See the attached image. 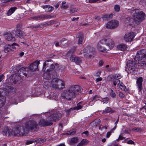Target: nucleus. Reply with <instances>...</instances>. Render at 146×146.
I'll use <instances>...</instances> for the list:
<instances>
[{"label":"nucleus","instance_id":"45","mask_svg":"<svg viewBox=\"0 0 146 146\" xmlns=\"http://www.w3.org/2000/svg\"><path fill=\"white\" fill-rule=\"evenodd\" d=\"M122 82H121V84L120 85H119V86L121 90L125 91L126 89V86L125 85H122Z\"/></svg>","mask_w":146,"mask_h":146},{"label":"nucleus","instance_id":"42","mask_svg":"<svg viewBox=\"0 0 146 146\" xmlns=\"http://www.w3.org/2000/svg\"><path fill=\"white\" fill-rule=\"evenodd\" d=\"M78 11V9L76 8H72L70 9V13H73L76 12Z\"/></svg>","mask_w":146,"mask_h":146},{"label":"nucleus","instance_id":"55","mask_svg":"<svg viewBox=\"0 0 146 146\" xmlns=\"http://www.w3.org/2000/svg\"><path fill=\"white\" fill-rule=\"evenodd\" d=\"M13 1V0H1V2L3 3H6Z\"/></svg>","mask_w":146,"mask_h":146},{"label":"nucleus","instance_id":"14","mask_svg":"<svg viewBox=\"0 0 146 146\" xmlns=\"http://www.w3.org/2000/svg\"><path fill=\"white\" fill-rule=\"evenodd\" d=\"M19 46V44L16 43H14L11 45H8L6 46L4 49V51L5 53H7L10 50H13L14 49L16 48V46Z\"/></svg>","mask_w":146,"mask_h":146},{"label":"nucleus","instance_id":"30","mask_svg":"<svg viewBox=\"0 0 146 146\" xmlns=\"http://www.w3.org/2000/svg\"><path fill=\"white\" fill-rule=\"evenodd\" d=\"M100 120L99 119H95L92 123L93 125L94 126H97L100 123Z\"/></svg>","mask_w":146,"mask_h":146},{"label":"nucleus","instance_id":"20","mask_svg":"<svg viewBox=\"0 0 146 146\" xmlns=\"http://www.w3.org/2000/svg\"><path fill=\"white\" fill-rule=\"evenodd\" d=\"M3 132L4 135L9 136L12 134V130L7 126L4 127Z\"/></svg>","mask_w":146,"mask_h":146},{"label":"nucleus","instance_id":"3","mask_svg":"<svg viewBox=\"0 0 146 146\" xmlns=\"http://www.w3.org/2000/svg\"><path fill=\"white\" fill-rule=\"evenodd\" d=\"M62 115L61 113L56 110H54L53 113L48 117V120L44 119L41 120L39 122V124L42 127L51 125L53 124L52 121H55L58 120L61 117Z\"/></svg>","mask_w":146,"mask_h":146},{"label":"nucleus","instance_id":"54","mask_svg":"<svg viewBox=\"0 0 146 146\" xmlns=\"http://www.w3.org/2000/svg\"><path fill=\"white\" fill-rule=\"evenodd\" d=\"M99 96L97 95L95 96L93 98V100L94 101H96L97 100H98V99Z\"/></svg>","mask_w":146,"mask_h":146},{"label":"nucleus","instance_id":"61","mask_svg":"<svg viewBox=\"0 0 146 146\" xmlns=\"http://www.w3.org/2000/svg\"><path fill=\"white\" fill-rule=\"evenodd\" d=\"M103 61L102 60H100L99 62V65L100 66H102L103 65Z\"/></svg>","mask_w":146,"mask_h":146},{"label":"nucleus","instance_id":"46","mask_svg":"<svg viewBox=\"0 0 146 146\" xmlns=\"http://www.w3.org/2000/svg\"><path fill=\"white\" fill-rule=\"evenodd\" d=\"M120 9V7L119 5H115L114 7V9L116 12H118Z\"/></svg>","mask_w":146,"mask_h":146},{"label":"nucleus","instance_id":"56","mask_svg":"<svg viewBox=\"0 0 146 146\" xmlns=\"http://www.w3.org/2000/svg\"><path fill=\"white\" fill-rule=\"evenodd\" d=\"M119 96L121 98H123L124 96V95L121 92H119Z\"/></svg>","mask_w":146,"mask_h":146},{"label":"nucleus","instance_id":"36","mask_svg":"<svg viewBox=\"0 0 146 146\" xmlns=\"http://www.w3.org/2000/svg\"><path fill=\"white\" fill-rule=\"evenodd\" d=\"M88 142V141L86 139H83L80 142L84 146L86 145Z\"/></svg>","mask_w":146,"mask_h":146},{"label":"nucleus","instance_id":"39","mask_svg":"<svg viewBox=\"0 0 146 146\" xmlns=\"http://www.w3.org/2000/svg\"><path fill=\"white\" fill-rule=\"evenodd\" d=\"M55 67L54 65L53 64H50L49 68L46 69V71H49L54 69Z\"/></svg>","mask_w":146,"mask_h":146},{"label":"nucleus","instance_id":"34","mask_svg":"<svg viewBox=\"0 0 146 146\" xmlns=\"http://www.w3.org/2000/svg\"><path fill=\"white\" fill-rule=\"evenodd\" d=\"M112 111L111 108L110 107H107L104 110H103V112L104 113H109Z\"/></svg>","mask_w":146,"mask_h":146},{"label":"nucleus","instance_id":"12","mask_svg":"<svg viewBox=\"0 0 146 146\" xmlns=\"http://www.w3.org/2000/svg\"><path fill=\"white\" fill-rule=\"evenodd\" d=\"M135 36V34L134 32H129L124 36V39L127 42H130L132 40Z\"/></svg>","mask_w":146,"mask_h":146},{"label":"nucleus","instance_id":"21","mask_svg":"<svg viewBox=\"0 0 146 146\" xmlns=\"http://www.w3.org/2000/svg\"><path fill=\"white\" fill-rule=\"evenodd\" d=\"M104 44V42H101V40L100 41L97 45V48L98 50L103 52H105L107 51V49L102 45V44Z\"/></svg>","mask_w":146,"mask_h":146},{"label":"nucleus","instance_id":"10","mask_svg":"<svg viewBox=\"0 0 146 146\" xmlns=\"http://www.w3.org/2000/svg\"><path fill=\"white\" fill-rule=\"evenodd\" d=\"M15 31L7 33L5 35V39L9 41H14L16 40Z\"/></svg>","mask_w":146,"mask_h":146},{"label":"nucleus","instance_id":"50","mask_svg":"<svg viewBox=\"0 0 146 146\" xmlns=\"http://www.w3.org/2000/svg\"><path fill=\"white\" fill-rule=\"evenodd\" d=\"M34 140H29L27 141L26 143V144L27 145H29L33 143L34 142Z\"/></svg>","mask_w":146,"mask_h":146},{"label":"nucleus","instance_id":"1","mask_svg":"<svg viewBox=\"0 0 146 146\" xmlns=\"http://www.w3.org/2000/svg\"><path fill=\"white\" fill-rule=\"evenodd\" d=\"M80 90L78 86H72L68 89L64 90L62 96L64 98L70 100L75 97L76 95L79 93Z\"/></svg>","mask_w":146,"mask_h":146},{"label":"nucleus","instance_id":"22","mask_svg":"<svg viewBox=\"0 0 146 146\" xmlns=\"http://www.w3.org/2000/svg\"><path fill=\"white\" fill-rule=\"evenodd\" d=\"M117 49L121 51H125L127 50V45L124 44H121L117 46Z\"/></svg>","mask_w":146,"mask_h":146},{"label":"nucleus","instance_id":"9","mask_svg":"<svg viewBox=\"0 0 146 146\" xmlns=\"http://www.w3.org/2000/svg\"><path fill=\"white\" fill-rule=\"evenodd\" d=\"M101 42H104L109 49L112 48L115 45L114 41L111 38H104L101 40Z\"/></svg>","mask_w":146,"mask_h":146},{"label":"nucleus","instance_id":"27","mask_svg":"<svg viewBox=\"0 0 146 146\" xmlns=\"http://www.w3.org/2000/svg\"><path fill=\"white\" fill-rule=\"evenodd\" d=\"M55 16L54 15H41L37 17L36 18H54Z\"/></svg>","mask_w":146,"mask_h":146},{"label":"nucleus","instance_id":"35","mask_svg":"<svg viewBox=\"0 0 146 146\" xmlns=\"http://www.w3.org/2000/svg\"><path fill=\"white\" fill-rule=\"evenodd\" d=\"M78 139L77 137H73L71 139L70 142L72 143H76L78 142Z\"/></svg>","mask_w":146,"mask_h":146},{"label":"nucleus","instance_id":"31","mask_svg":"<svg viewBox=\"0 0 146 146\" xmlns=\"http://www.w3.org/2000/svg\"><path fill=\"white\" fill-rule=\"evenodd\" d=\"M113 77L114 79L116 80H118L121 78L122 77V76L121 74H115V75H114L113 76Z\"/></svg>","mask_w":146,"mask_h":146},{"label":"nucleus","instance_id":"48","mask_svg":"<svg viewBox=\"0 0 146 146\" xmlns=\"http://www.w3.org/2000/svg\"><path fill=\"white\" fill-rule=\"evenodd\" d=\"M123 134L121 133L119 137L117 139V141H118L119 140H122L123 139V137L122 136Z\"/></svg>","mask_w":146,"mask_h":146},{"label":"nucleus","instance_id":"43","mask_svg":"<svg viewBox=\"0 0 146 146\" xmlns=\"http://www.w3.org/2000/svg\"><path fill=\"white\" fill-rule=\"evenodd\" d=\"M143 20V19H134V21L136 24H138Z\"/></svg>","mask_w":146,"mask_h":146},{"label":"nucleus","instance_id":"24","mask_svg":"<svg viewBox=\"0 0 146 146\" xmlns=\"http://www.w3.org/2000/svg\"><path fill=\"white\" fill-rule=\"evenodd\" d=\"M70 60L71 61L74 62L76 64H78L81 62V59L78 57L74 56L70 57Z\"/></svg>","mask_w":146,"mask_h":146},{"label":"nucleus","instance_id":"8","mask_svg":"<svg viewBox=\"0 0 146 146\" xmlns=\"http://www.w3.org/2000/svg\"><path fill=\"white\" fill-rule=\"evenodd\" d=\"M131 14L136 18H143L145 17V14L143 11L138 12V10H132Z\"/></svg>","mask_w":146,"mask_h":146},{"label":"nucleus","instance_id":"16","mask_svg":"<svg viewBox=\"0 0 146 146\" xmlns=\"http://www.w3.org/2000/svg\"><path fill=\"white\" fill-rule=\"evenodd\" d=\"M40 62L39 61H35L29 66V68L30 70L33 71H38V66Z\"/></svg>","mask_w":146,"mask_h":146},{"label":"nucleus","instance_id":"25","mask_svg":"<svg viewBox=\"0 0 146 146\" xmlns=\"http://www.w3.org/2000/svg\"><path fill=\"white\" fill-rule=\"evenodd\" d=\"M42 8L45 9V10L47 12H51L54 9V8L52 6L49 5H46L42 6Z\"/></svg>","mask_w":146,"mask_h":146},{"label":"nucleus","instance_id":"57","mask_svg":"<svg viewBox=\"0 0 146 146\" xmlns=\"http://www.w3.org/2000/svg\"><path fill=\"white\" fill-rule=\"evenodd\" d=\"M4 75L3 74H2L0 76V82L4 79Z\"/></svg>","mask_w":146,"mask_h":146},{"label":"nucleus","instance_id":"18","mask_svg":"<svg viewBox=\"0 0 146 146\" xmlns=\"http://www.w3.org/2000/svg\"><path fill=\"white\" fill-rule=\"evenodd\" d=\"M143 79L142 77H140L137 79L136 83L139 92H141L143 89L142 86Z\"/></svg>","mask_w":146,"mask_h":146},{"label":"nucleus","instance_id":"63","mask_svg":"<svg viewBox=\"0 0 146 146\" xmlns=\"http://www.w3.org/2000/svg\"><path fill=\"white\" fill-rule=\"evenodd\" d=\"M55 46L57 47H58L59 46V42L57 41L55 42Z\"/></svg>","mask_w":146,"mask_h":146},{"label":"nucleus","instance_id":"41","mask_svg":"<svg viewBox=\"0 0 146 146\" xmlns=\"http://www.w3.org/2000/svg\"><path fill=\"white\" fill-rule=\"evenodd\" d=\"M61 7L62 8L64 9H66L68 7V6L66 4V2L65 1H63L62 2Z\"/></svg>","mask_w":146,"mask_h":146},{"label":"nucleus","instance_id":"6","mask_svg":"<svg viewBox=\"0 0 146 146\" xmlns=\"http://www.w3.org/2000/svg\"><path fill=\"white\" fill-rule=\"evenodd\" d=\"M133 61L132 60H129L128 61L127 63L126 66L125 68L127 71L129 72H132L134 70L136 67L135 64H138L137 62Z\"/></svg>","mask_w":146,"mask_h":146},{"label":"nucleus","instance_id":"51","mask_svg":"<svg viewBox=\"0 0 146 146\" xmlns=\"http://www.w3.org/2000/svg\"><path fill=\"white\" fill-rule=\"evenodd\" d=\"M99 129L100 130H102L104 129H107V127H106L105 126H103L102 127L101 126H99Z\"/></svg>","mask_w":146,"mask_h":146},{"label":"nucleus","instance_id":"2","mask_svg":"<svg viewBox=\"0 0 146 146\" xmlns=\"http://www.w3.org/2000/svg\"><path fill=\"white\" fill-rule=\"evenodd\" d=\"M65 86L64 82L58 78H54L50 81H45L43 84L44 87L46 89L52 87L56 89H60L64 88Z\"/></svg>","mask_w":146,"mask_h":146},{"label":"nucleus","instance_id":"40","mask_svg":"<svg viewBox=\"0 0 146 146\" xmlns=\"http://www.w3.org/2000/svg\"><path fill=\"white\" fill-rule=\"evenodd\" d=\"M86 1L87 3H95L98 2H101V0H86Z\"/></svg>","mask_w":146,"mask_h":146},{"label":"nucleus","instance_id":"7","mask_svg":"<svg viewBox=\"0 0 146 146\" xmlns=\"http://www.w3.org/2000/svg\"><path fill=\"white\" fill-rule=\"evenodd\" d=\"M12 135L19 136L23 133L25 132V129L22 126H19L13 128L12 130Z\"/></svg>","mask_w":146,"mask_h":146},{"label":"nucleus","instance_id":"26","mask_svg":"<svg viewBox=\"0 0 146 146\" xmlns=\"http://www.w3.org/2000/svg\"><path fill=\"white\" fill-rule=\"evenodd\" d=\"M76 37L78 38V44H82L83 40V37L82 34V33L78 34L76 35Z\"/></svg>","mask_w":146,"mask_h":146},{"label":"nucleus","instance_id":"19","mask_svg":"<svg viewBox=\"0 0 146 146\" xmlns=\"http://www.w3.org/2000/svg\"><path fill=\"white\" fill-rule=\"evenodd\" d=\"M5 90H6V91H5V93H6L8 95L9 94H14L16 91V90L15 88L10 86H7L5 88Z\"/></svg>","mask_w":146,"mask_h":146},{"label":"nucleus","instance_id":"17","mask_svg":"<svg viewBox=\"0 0 146 146\" xmlns=\"http://www.w3.org/2000/svg\"><path fill=\"white\" fill-rule=\"evenodd\" d=\"M15 36L16 38L19 37L21 39H23L26 36L24 32L20 29H17L15 31Z\"/></svg>","mask_w":146,"mask_h":146},{"label":"nucleus","instance_id":"58","mask_svg":"<svg viewBox=\"0 0 146 146\" xmlns=\"http://www.w3.org/2000/svg\"><path fill=\"white\" fill-rule=\"evenodd\" d=\"M111 134V132H107L106 134V137L107 138H109Z\"/></svg>","mask_w":146,"mask_h":146},{"label":"nucleus","instance_id":"64","mask_svg":"<svg viewBox=\"0 0 146 146\" xmlns=\"http://www.w3.org/2000/svg\"><path fill=\"white\" fill-rule=\"evenodd\" d=\"M24 54V52H21L19 54V55L20 56H22Z\"/></svg>","mask_w":146,"mask_h":146},{"label":"nucleus","instance_id":"4","mask_svg":"<svg viewBox=\"0 0 146 146\" xmlns=\"http://www.w3.org/2000/svg\"><path fill=\"white\" fill-rule=\"evenodd\" d=\"M135 61L142 66L146 65V52L144 49L137 51L134 58Z\"/></svg>","mask_w":146,"mask_h":146},{"label":"nucleus","instance_id":"38","mask_svg":"<svg viewBox=\"0 0 146 146\" xmlns=\"http://www.w3.org/2000/svg\"><path fill=\"white\" fill-rule=\"evenodd\" d=\"M110 94L112 98H116V96L115 94L114 91L112 89H111L110 90Z\"/></svg>","mask_w":146,"mask_h":146},{"label":"nucleus","instance_id":"59","mask_svg":"<svg viewBox=\"0 0 146 146\" xmlns=\"http://www.w3.org/2000/svg\"><path fill=\"white\" fill-rule=\"evenodd\" d=\"M82 134H85V135H88L89 134V132H88V131H85L83 132L82 133Z\"/></svg>","mask_w":146,"mask_h":146},{"label":"nucleus","instance_id":"15","mask_svg":"<svg viewBox=\"0 0 146 146\" xmlns=\"http://www.w3.org/2000/svg\"><path fill=\"white\" fill-rule=\"evenodd\" d=\"M54 20H51L48 22H47L45 23H43L40 24L36 25V26L32 27V29H34V28H36V30L38 28H42L43 26H46L47 25H50L55 23Z\"/></svg>","mask_w":146,"mask_h":146},{"label":"nucleus","instance_id":"23","mask_svg":"<svg viewBox=\"0 0 146 146\" xmlns=\"http://www.w3.org/2000/svg\"><path fill=\"white\" fill-rule=\"evenodd\" d=\"M18 77L19 78V77L17 75V74H14L11 76L10 77V82L11 83H16L17 80H18L17 79V78H18Z\"/></svg>","mask_w":146,"mask_h":146},{"label":"nucleus","instance_id":"33","mask_svg":"<svg viewBox=\"0 0 146 146\" xmlns=\"http://www.w3.org/2000/svg\"><path fill=\"white\" fill-rule=\"evenodd\" d=\"M28 70V68L27 67H23L21 68V70H23L24 71H25V72H23V74L25 76H27V72H26V70Z\"/></svg>","mask_w":146,"mask_h":146},{"label":"nucleus","instance_id":"28","mask_svg":"<svg viewBox=\"0 0 146 146\" xmlns=\"http://www.w3.org/2000/svg\"><path fill=\"white\" fill-rule=\"evenodd\" d=\"M17 8L16 7H11L6 13V15L7 16H10L17 9Z\"/></svg>","mask_w":146,"mask_h":146},{"label":"nucleus","instance_id":"60","mask_svg":"<svg viewBox=\"0 0 146 146\" xmlns=\"http://www.w3.org/2000/svg\"><path fill=\"white\" fill-rule=\"evenodd\" d=\"M59 4L58 3H57L54 6L56 9L58 8L59 6Z\"/></svg>","mask_w":146,"mask_h":146},{"label":"nucleus","instance_id":"29","mask_svg":"<svg viewBox=\"0 0 146 146\" xmlns=\"http://www.w3.org/2000/svg\"><path fill=\"white\" fill-rule=\"evenodd\" d=\"M51 60H48L45 61L43 65V70L44 71L46 70V68L47 67H49L50 64L48 63L49 62H51Z\"/></svg>","mask_w":146,"mask_h":146},{"label":"nucleus","instance_id":"62","mask_svg":"<svg viewBox=\"0 0 146 146\" xmlns=\"http://www.w3.org/2000/svg\"><path fill=\"white\" fill-rule=\"evenodd\" d=\"M117 83V85H118L119 86L121 84L120 83V81L119 80H116Z\"/></svg>","mask_w":146,"mask_h":146},{"label":"nucleus","instance_id":"37","mask_svg":"<svg viewBox=\"0 0 146 146\" xmlns=\"http://www.w3.org/2000/svg\"><path fill=\"white\" fill-rule=\"evenodd\" d=\"M131 131H133L139 132L143 131V130L140 127H134L132 129Z\"/></svg>","mask_w":146,"mask_h":146},{"label":"nucleus","instance_id":"52","mask_svg":"<svg viewBox=\"0 0 146 146\" xmlns=\"http://www.w3.org/2000/svg\"><path fill=\"white\" fill-rule=\"evenodd\" d=\"M102 80V78L101 77H99L97 78L95 80L96 82L97 83L99 81H101Z\"/></svg>","mask_w":146,"mask_h":146},{"label":"nucleus","instance_id":"47","mask_svg":"<svg viewBox=\"0 0 146 146\" xmlns=\"http://www.w3.org/2000/svg\"><path fill=\"white\" fill-rule=\"evenodd\" d=\"M122 131L123 132V134L124 133L129 134L130 133L131 131L130 130H127L125 129H123L122 130Z\"/></svg>","mask_w":146,"mask_h":146},{"label":"nucleus","instance_id":"13","mask_svg":"<svg viewBox=\"0 0 146 146\" xmlns=\"http://www.w3.org/2000/svg\"><path fill=\"white\" fill-rule=\"evenodd\" d=\"M82 102H80L78 103L77 104V106L74 107L73 108H71L69 109H67L66 108L64 111L66 112V114L68 116L70 114V113L72 110H78L82 108Z\"/></svg>","mask_w":146,"mask_h":146},{"label":"nucleus","instance_id":"53","mask_svg":"<svg viewBox=\"0 0 146 146\" xmlns=\"http://www.w3.org/2000/svg\"><path fill=\"white\" fill-rule=\"evenodd\" d=\"M101 71H98L97 72L96 74L95 75L97 77H100L101 74Z\"/></svg>","mask_w":146,"mask_h":146},{"label":"nucleus","instance_id":"5","mask_svg":"<svg viewBox=\"0 0 146 146\" xmlns=\"http://www.w3.org/2000/svg\"><path fill=\"white\" fill-rule=\"evenodd\" d=\"M38 125L37 123L34 121L30 120L26 122L25 124V131L29 130H35L37 129Z\"/></svg>","mask_w":146,"mask_h":146},{"label":"nucleus","instance_id":"11","mask_svg":"<svg viewBox=\"0 0 146 146\" xmlns=\"http://www.w3.org/2000/svg\"><path fill=\"white\" fill-rule=\"evenodd\" d=\"M119 25V23L117 20L113 19L108 23L106 27L108 28L113 29L117 27Z\"/></svg>","mask_w":146,"mask_h":146},{"label":"nucleus","instance_id":"49","mask_svg":"<svg viewBox=\"0 0 146 146\" xmlns=\"http://www.w3.org/2000/svg\"><path fill=\"white\" fill-rule=\"evenodd\" d=\"M127 143L129 144L134 145L135 143L132 140H129L127 141Z\"/></svg>","mask_w":146,"mask_h":146},{"label":"nucleus","instance_id":"44","mask_svg":"<svg viewBox=\"0 0 146 146\" xmlns=\"http://www.w3.org/2000/svg\"><path fill=\"white\" fill-rule=\"evenodd\" d=\"M109 98L108 97L103 98L102 99L101 101L107 104L109 101Z\"/></svg>","mask_w":146,"mask_h":146},{"label":"nucleus","instance_id":"32","mask_svg":"<svg viewBox=\"0 0 146 146\" xmlns=\"http://www.w3.org/2000/svg\"><path fill=\"white\" fill-rule=\"evenodd\" d=\"M46 140L44 139L40 138H39L38 139L36 140L35 141V142L36 143H42L44 142Z\"/></svg>","mask_w":146,"mask_h":146}]
</instances>
